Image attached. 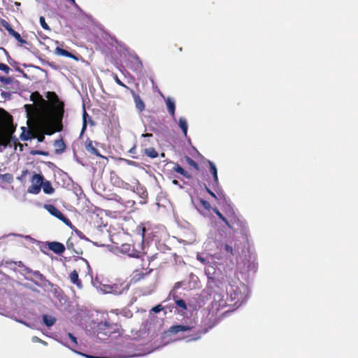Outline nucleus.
Masks as SVG:
<instances>
[{
    "label": "nucleus",
    "instance_id": "obj_38",
    "mask_svg": "<svg viewBox=\"0 0 358 358\" xmlns=\"http://www.w3.org/2000/svg\"><path fill=\"white\" fill-rule=\"evenodd\" d=\"M223 250L226 252L229 253L231 255H234V249H233V248L231 245H229L228 244H224V246H223Z\"/></svg>",
    "mask_w": 358,
    "mask_h": 358
},
{
    "label": "nucleus",
    "instance_id": "obj_58",
    "mask_svg": "<svg viewBox=\"0 0 358 358\" xmlns=\"http://www.w3.org/2000/svg\"><path fill=\"white\" fill-rule=\"evenodd\" d=\"M25 239L27 240H29L31 241V242H34L35 241V239H34L33 238H31V236H24Z\"/></svg>",
    "mask_w": 358,
    "mask_h": 358
},
{
    "label": "nucleus",
    "instance_id": "obj_36",
    "mask_svg": "<svg viewBox=\"0 0 358 358\" xmlns=\"http://www.w3.org/2000/svg\"><path fill=\"white\" fill-rule=\"evenodd\" d=\"M198 201L202 205L203 208H205L206 210L210 209V208H211L210 204L207 201H206L203 199H199Z\"/></svg>",
    "mask_w": 358,
    "mask_h": 358
},
{
    "label": "nucleus",
    "instance_id": "obj_3",
    "mask_svg": "<svg viewBox=\"0 0 358 358\" xmlns=\"http://www.w3.org/2000/svg\"><path fill=\"white\" fill-rule=\"evenodd\" d=\"M15 130L12 117L0 108V148L12 147L16 143L17 139L13 136Z\"/></svg>",
    "mask_w": 358,
    "mask_h": 358
},
{
    "label": "nucleus",
    "instance_id": "obj_4",
    "mask_svg": "<svg viewBox=\"0 0 358 358\" xmlns=\"http://www.w3.org/2000/svg\"><path fill=\"white\" fill-rule=\"evenodd\" d=\"M228 300L234 302V306H240L248 297L249 288L242 282H234L227 287Z\"/></svg>",
    "mask_w": 358,
    "mask_h": 358
},
{
    "label": "nucleus",
    "instance_id": "obj_11",
    "mask_svg": "<svg viewBox=\"0 0 358 358\" xmlns=\"http://www.w3.org/2000/svg\"><path fill=\"white\" fill-rule=\"evenodd\" d=\"M129 90L134 98L136 108L141 112L145 110V104L142 99H141L140 96L136 94L133 90L130 89Z\"/></svg>",
    "mask_w": 358,
    "mask_h": 358
},
{
    "label": "nucleus",
    "instance_id": "obj_30",
    "mask_svg": "<svg viewBox=\"0 0 358 358\" xmlns=\"http://www.w3.org/2000/svg\"><path fill=\"white\" fill-rule=\"evenodd\" d=\"M87 119H90V116L87 114V113L86 112V110L84 109L83 113V127H82V130H81V134H83L85 132V131L87 128Z\"/></svg>",
    "mask_w": 358,
    "mask_h": 358
},
{
    "label": "nucleus",
    "instance_id": "obj_23",
    "mask_svg": "<svg viewBox=\"0 0 358 358\" xmlns=\"http://www.w3.org/2000/svg\"><path fill=\"white\" fill-rule=\"evenodd\" d=\"M69 277H70L71 282L72 283L76 285L78 288H80V289L82 288V284H81L80 280H79L78 273L76 270L73 271L70 273Z\"/></svg>",
    "mask_w": 358,
    "mask_h": 358
},
{
    "label": "nucleus",
    "instance_id": "obj_56",
    "mask_svg": "<svg viewBox=\"0 0 358 358\" xmlns=\"http://www.w3.org/2000/svg\"><path fill=\"white\" fill-rule=\"evenodd\" d=\"M173 184L176 185H178L180 187V189L183 188V187L179 184V182L177 180H173L172 181Z\"/></svg>",
    "mask_w": 358,
    "mask_h": 358
},
{
    "label": "nucleus",
    "instance_id": "obj_46",
    "mask_svg": "<svg viewBox=\"0 0 358 358\" xmlns=\"http://www.w3.org/2000/svg\"><path fill=\"white\" fill-rule=\"evenodd\" d=\"M2 178L6 180L7 182H10L13 179V177L10 174H8V173H6V174H3L2 176Z\"/></svg>",
    "mask_w": 358,
    "mask_h": 358
},
{
    "label": "nucleus",
    "instance_id": "obj_39",
    "mask_svg": "<svg viewBox=\"0 0 358 358\" xmlns=\"http://www.w3.org/2000/svg\"><path fill=\"white\" fill-rule=\"evenodd\" d=\"M101 291L105 294H111L112 285H104L103 288H101Z\"/></svg>",
    "mask_w": 358,
    "mask_h": 358
},
{
    "label": "nucleus",
    "instance_id": "obj_42",
    "mask_svg": "<svg viewBox=\"0 0 358 358\" xmlns=\"http://www.w3.org/2000/svg\"><path fill=\"white\" fill-rule=\"evenodd\" d=\"M186 338L187 342L197 341L200 338V334H196L195 336H187Z\"/></svg>",
    "mask_w": 358,
    "mask_h": 358
},
{
    "label": "nucleus",
    "instance_id": "obj_17",
    "mask_svg": "<svg viewBox=\"0 0 358 358\" xmlns=\"http://www.w3.org/2000/svg\"><path fill=\"white\" fill-rule=\"evenodd\" d=\"M208 164H209V171L213 177V182L215 185H218L219 181H218V176H217V169L216 168V166L213 162H212L210 161H208Z\"/></svg>",
    "mask_w": 358,
    "mask_h": 358
},
{
    "label": "nucleus",
    "instance_id": "obj_60",
    "mask_svg": "<svg viewBox=\"0 0 358 358\" xmlns=\"http://www.w3.org/2000/svg\"><path fill=\"white\" fill-rule=\"evenodd\" d=\"M1 94L5 97H10V92H2Z\"/></svg>",
    "mask_w": 358,
    "mask_h": 358
},
{
    "label": "nucleus",
    "instance_id": "obj_32",
    "mask_svg": "<svg viewBox=\"0 0 358 358\" xmlns=\"http://www.w3.org/2000/svg\"><path fill=\"white\" fill-rule=\"evenodd\" d=\"M66 248L69 250H72L74 253L77 255L82 254L81 251L77 250L74 248V245L73 242V238H69L66 242Z\"/></svg>",
    "mask_w": 358,
    "mask_h": 358
},
{
    "label": "nucleus",
    "instance_id": "obj_64",
    "mask_svg": "<svg viewBox=\"0 0 358 358\" xmlns=\"http://www.w3.org/2000/svg\"><path fill=\"white\" fill-rule=\"evenodd\" d=\"M133 163H134L133 162H129V164H133Z\"/></svg>",
    "mask_w": 358,
    "mask_h": 358
},
{
    "label": "nucleus",
    "instance_id": "obj_16",
    "mask_svg": "<svg viewBox=\"0 0 358 358\" xmlns=\"http://www.w3.org/2000/svg\"><path fill=\"white\" fill-rule=\"evenodd\" d=\"M5 27L8 30L9 34L13 36L18 42L23 44L27 43V41L21 37L20 34L18 32L15 31L14 29H13L9 24H7V25L5 26Z\"/></svg>",
    "mask_w": 358,
    "mask_h": 358
},
{
    "label": "nucleus",
    "instance_id": "obj_6",
    "mask_svg": "<svg viewBox=\"0 0 358 358\" xmlns=\"http://www.w3.org/2000/svg\"><path fill=\"white\" fill-rule=\"evenodd\" d=\"M44 208L52 215L55 216V217L58 218L59 220L63 222L67 226H71V221L66 218L62 213L58 210L55 206L52 204H45Z\"/></svg>",
    "mask_w": 358,
    "mask_h": 358
},
{
    "label": "nucleus",
    "instance_id": "obj_35",
    "mask_svg": "<svg viewBox=\"0 0 358 358\" xmlns=\"http://www.w3.org/2000/svg\"><path fill=\"white\" fill-rule=\"evenodd\" d=\"M0 81L5 85H9L13 83V79L10 77H4L2 76H0Z\"/></svg>",
    "mask_w": 358,
    "mask_h": 358
},
{
    "label": "nucleus",
    "instance_id": "obj_13",
    "mask_svg": "<svg viewBox=\"0 0 358 358\" xmlns=\"http://www.w3.org/2000/svg\"><path fill=\"white\" fill-rule=\"evenodd\" d=\"M167 110L171 116L175 120L176 103L172 97H167L165 100Z\"/></svg>",
    "mask_w": 358,
    "mask_h": 358
},
{
    "label": "nucleus",
    "instance_id": "obj_29",
    "mask_svg": "<svg viewBox=\"0 0 358 358\" xmlns=\"http://www.w3.org/2000/svg\"><path fill=\"white\" fill-rule=\"evenodd\" d=\"M54 145H55V147L57 148V150H56L57 153L63 152L66 148L64 143L62 140L56 141L54 143Z\"/></svg>",
    "mask_w": 358,
    "mask_h": 358
},
{
    "label": "nucleus",
    "instance_id": "obj_9",
    "mask_svg": "<svg viewBox=\"0 0 358 358\" xmlns=\"http://www.w3.org/2000/svg\"><path fill=\"white\" fill-rule=\"evenodd\" d=\"M204 271L208 279L213 280L216 273V263L212 260L204 268Z\"/></svg>",
    "mask_w": 358,
    "mask_h": 358
},
{
    "label": "nucleus",
    "instance_id": "obj_14",
    "mask_svg": "<svg viewBox=\"0 0 358 358\" xmlns=\"http://www.w3.org/2000/svg\"><path fill=\"white\" fill-rule=\"evenodd\" d=\"M245 266L246 267V271L249 275L250 273H255L257 270V262L255 258L251 259L250 257V259H248V262L245 264Z\"/></svg>",
    "mask_w": 358,
    "mask_h": 358
},
{
    "label": "nucleus",
    "instance_id": "obj_15",
    "mask_svg": "<svg viewBox=\"0 0 358 358\" xmlns=\"http://www.w3.org/2000/svg\"><path fill=\"white\" fill-rule=\"evenodd\" d=\"M136 186L131 185L127 182H122V187L127 189H130L134 192H139L143 190V187L141 186L138 181L135 180Z\"/></svg>",
    "mask_w": 358,
    "mask_h": 358
},
{
    "label": "nucleus",
    "instance_id": "obj_51",
    "mask_svg": "<svg viewBox=\"0 0 358 358\" xmlns=\"http://www.w3.org/2000/svg\"><path fill=\"white\" fill-rule=\"evenodd\" d=\"M115 80L119 85L126 87L127 89H129V87L126 86L122 82H121L117 77H116Z\"/></svg>",
    "mask_w": 358,
    "mask_h": 358
},
{
    "label": "nucleus",
    "instance_id": "obj_20",
    "mask_svg": "<svg viewBox=\"0 0 358 358\" xmlns=\"http://www.w3.org/2000/svg\"><path fill=\"white\" fill-rule=\"evenodd\" d=\"M173 299H174L176 305L177 306V307L178 308L180 309V313L181 314H183L185 313V311L187 310L186 302L183 299H181L178 298V296H174Z\"/></svg>",
    "mask_w": 358,
    "mask_h": 358
},
{
    "label": "nucleus",
    "instance_id": "obj_28",
    "mask_svg": "<svg viewBox=\"0 0 358 358\" xmlns=\"http://www.w3.org/2000/svg\"><path fill=\"white\" fill-rule=\"evenodd\" d=\"M237 224L241 229V233L246 234L248 231V226L245 220L238 219Z\"/></svg>",
    "mask_w": 358,
    "mask_h": 358
},
{
    "label": "nucleus",
    "instance_id": "obj_57",
    "mask_svg": "<svg viewBox=\"0 0 358 358\" xmlns=\"http://www.w3.org/2000/svg\"><path fill=\"white\" fill-rule=\"evenodd\" d=\"M192 203L193 204V206L198 210H199V208L198 207V203H196V201H194V199H192Z\"/></svg>",
    "mask_w": 358,
    "mask_h": 358
},
{
    "label": "nucleus",
    "instance_id": "obj_53",
    "mask_svg": "<svg viewBox=\"0 0 358 358\" xmlns=\"http://www.w3.org/2000/svg\"><path fill=\"white\" fill-rule=\"evenodd\" d=\"M31 341L32 342L34 343H40V342H42V340L41 338H39L37 336H33L31 338Z\"/></svg>",
    "mask_w": 358,
    "mask_h": 358
},
{
    "label": "nucleus",
    "instance_id": "obj_63",
    "mask_svg": "<svg viewBox=\"0 0 358 358\" xmlns=\"http://www.w3.org/2000/svg\"><path fill=\"white\" fill-rule=\"evenodd\" d=\"M16 5H17V6H20V3H16Z\"/></svg>",
    "mask_w": 358,
    "mask_h": 358
},
{
    "label": "nucleus",
    "instance_id": "obj_27",
    "mask_svg": "<svg viewBox=\"0 0 358 358\" xmlns=\"http://www.w3.org/2000/svg\"><path fill=\"white\" fill-rule=\"evenodd\" d=\"M173 170L187 178H190V175L182 166H180L178 164H175V166L173 168Z\"/></svg>",
    "mask_w": 358,
    "mask_h": 358
},
{
    "label": "nucleus",
    "instance_id": "obj_21",
    "mask_svg": "<svg viewBox=\"0 0 358 358\" xmlns=\"http://www.w3.org/2000/svg\"><path fill=\"white\" fill-rule=\"evenodd\" d=\"M178 126L181 129L185 137L187 136L188 124L187 120L184 117H180L178 120Z\"/></svg>",
    "mask_w": 358,
    "mask_h": 358
},
{
    "label": "nucleus",
    "instance_id": "obj_61",
    "mask_svg": "<svg viewBox=\"0 0 358 358\" xmlns=\"http://www.w3.org/2000/svg\"><path fill=\"white\" fill-rule=\"evenodd\" d=\"M142 136L143 137H151V136H152V134H149V133H146V134H142Z\"/></svg>",
    "mask_w": 358,
    "mask_h": 358
},
{
    "label": "nucleus",
    "instance_id": "obj_45",
    "mask_svg": "<svg viewBox=\"0 0 358 358\" xmlns=\"http://www.w3.org/2000/svg\"><path fill=\"white\" fill-rule=\"evenodd\" d=\"M20 138L22 140V141H27L28 139L30 138L29 137V132L28 131L27 134H25L24 131L22 133V134L20 135Z\"/></svg>",
    "mask_w": 358,
    "mask_h": 358
},
{
    "label": "nucleus",
    "instance_id": "obj_33",
    "mask_svg": "<svg viewBox=\"0 0 358 358\" xmlns=\"http://www.w3.org/2000/svg\"><path fill=\"white\" fill-rule=\"evenodd\" d=\"M197 259L201 262L202 264H203L205 265V266L208 264L213 259L211 257H201V255H197Z\"/></svg>",
    "mask_w": 358,
    "mask_h": 358
},
{
    "label": "nucleus",
    "instance_id": "obj_55",
    "mask_svg": "<svg viewBox=\"0 0 358 358\" xmlns=\"http://www.w3.org/2000/svg\"><path fill=\"white\" fill-rule=\"evenodd\" d=\"M78 10H80V7L76 3L75 0H69Z\"/></svg>",
    "mask_w": 358,
    "mask_h": 358
},
{
    "label": "nucleus",
    "instance_id": "obj_62",
    "mask_svg": "<svg viewBox=\"0 0 358 358\" xmlns=\"http://www.w3.org/2000/svg\"><path fill=\"white\" fill-rule=\"evenodd\" d=\"M40 343H42L44 345H48V343L45 341H43V340H42V342H40Z\"/></svg>",
    "mask_w": 358,
    "mask_h": 358
},
{
    "label": "nucleus",
    "instance_id": "obj_47",
    "mask_svg": "<svg viewBox=\"0 0 358 358\" xmlns=\"http://www.w3.org/2000/svg\"><path fill=\"white\" fill-rule=\"evenodd\" d=\"M185 285V282L181 281V282H178L175 284L174 287H173V289L176 290V289H179L180 287H183Z\"/></svg>",
    "mask_w": 358,
    "mask_h": 358
},
{
    "label": "nucleus",
    "instance_id": "obj_24",
    "mask_svg": "<svg viewBox=\"0 0 358 358\" xmlns=\"http://www.w3.org/2000/svg\"><path fill=\"white\" fill-rule=\"evenodd\" d=\"M1 315H3V316H6V317H8L13 320H14L15 322H18V323H20V324H24V326L29 327V328H31V329H35V326L34 324H31L30 323H28L21 319H19L16 317H13L12 315H8L7 314H5L3 313H0Z\"/></svg>",
    "mask_w": 358,
    "mask_h": 358
},
{
    "label": "nucleus",
    "instance_id": "obj_10",
    "mask_svg": "<svg viewBox=\"0 0 358 358\" xmlns=\"http://www.w3.org/2000/svg\"><path fill=\"white\" fill-rule=\"evenodd\" d=\"M48 248L57 255L62 254L65 250L64 245L62 243L56 241L49 242Z\"/></svg>",
    "mask_w": 358,
    "mask_h": 358
},
{
    "label": "nucleus",
    "instance_id": "obj_19",
    "mask_svg": "<svg viewBox=\"0 0 358 358\" xmlns=\"http://www.w3.org/2000/svg\"><path fill=\"white\" fill-rule=\"evenodd\" d=\"M85 148L87 152H90L91 154L94 155L96 156L101 157L99 150L94 147L92 141L91 140H87L85 143Z\"/></svg>",
    "mask_w": 358,
    "mask_h": 358
},
{
    "label": "nucleus",
    "instance_id": "obj_31",
    "mask_svg": "<svg viewBox=\"0 0 358 358\" xmlns=\"http://www.w3.org/2000/svg\"><path fill=\"white\" fill-rule=\"evenodd\" d=\"M145 154L152 159L156 158L158 156V152L153 148L145 149Z\"/></svg>",
    "mask_w": 358,
    "mask_h": 358
},
{
    "label": "nucleus",
    "instance_id": "obj_22",
    "mask_svg": "<svg viewBox=\"0 0 358 358\" xmlns=\"http://www.w3.org/2000/svg\"><path fill=\"white\" fill-rule=\"evenodd\" d=\"M67 336L71 340V343L64 342L62 343L74 352L75 350L73 348L78 345L77 338L71 333H68Z\"/></svg>",
    "mask_w": 358,
    "mask_h": 358
},
{
    "label": "nucleus",
    "instance_id": "obj_1",
    "mask_svg": "<svg viewBox=\"0 0 358 358\" xmlns=\"http://www.w3.org/2000/svg\"><path fill=\"white\" fill-rule=\"evenodd\" d=\"M48 94L56 96L54 106L55 117L49 114H43L46 107L47 101L38 92H34L30 94V101L33 103L25 104L24 107L28 117L31 115L37 116L34 121L36 131L41 134L51 135L56 131V124L62 122L64 110V104L60 102L54 92H48Z\"/></svg>",
    "mask_w": 358,
    "mask_h": 358
},
{
    "label": "nucleus",
    "instance_id": "obj_49",
    "mask_svg": "<svg viewBox=\"0 0 358 358\" xmlns=\"http://www.w3.org/2000/svg\"><path fill=\"white\" fill-rule=\"evenodd\" d=\"M224 222L227 226L228 228L234 230L233 224L231 222H229L227 219H226V222Z\"/></svg>",
    "mask_w": 358,
    "mask_h": 358
},
{
    "label": "nucleus",
    "instance_id": "obj_5",
    "mask_svg": "<svg viewBox=\"0 0 358 358\" xmlns=\"http://www.w3.org/2000/svg\"><path fill=\"white\" fill-rule=\"evenodd\" d=\"M44 178L40 174H34L31 182V185L29 187L27 192L30 194H37L41 192Z\"/></svg>",
    "mask_w": 358,
    "mask_h": 358
},
{
    "label": "nucleus",
    "instance_id": "obj_50",
    "mask_svg": "<svg viewBox=\"0 0 358 358\" xmlns=\"http://www.w3.org/2000/svg\"><path fill=\"white\" fill-rule=\"evenodd\" d=\"M206 190L211 196H213L215 199H217L215 194L213 192H212L208 187H206Z\"/></svg>",
    "mask_w": 358,
    "mask_h": 358
},
{
    "label": "nucleus",
    "instance_id": "obj_43",
    "mask_svg": "<svg viewBox=\"0 0 358 358\" xmlns=\"http://www.w3.org/2000/svg\"><path fill=\"white\" fill-rule=\"evenodd\" d=\"M187 162L189 163V165H191L192 166H193L195 169H198L199 166H198L197 163L195 161H194L193 159H192L189 157H187Z\"/></svg>",
    "mask_w": 358,
    "mask_h": 358
},
{
    "label": "nucleus",
    "instance_id": "obj_37",
    "mask_svg": "<svg viewBox=\"0 0 358 358\" xmlns=\"http://www.w3.org/2000/svg\"><path fill=\"white\" fill-rule=\"evenodd\" d=\"M39 22H40V24H41V27L44 29H46V30H50V27L48 26V24L45 22L44 17L41 16L40 18H39Z\"/></svg>",
    "mask_w": 358,
    "mask_h": 358
},
{
    "label": "nucleus",
    "instance_id": "obj_18",
    "mask_svg": "<svg viewBox=\"0 0 358 358\" xmlns=\"http://www.w3.org/2000/svg\"><path fill=\"white\" fill-rule=\"evenodd\" d=\"M43 322L47 327L53 326L56 322V318L53 316L43 314L42 315Z\"/></svg>",
    "mask_w": 358,
    "mask_h": 358
},
{
    "label": "nucleus",
    "instance_id": "obj_52",
    "mask_svg": "<svg viewBox=\"0 0 358 358\" xmlns=\"http://www.w3.org/2000/svg\"><path fill=\"white\" fill-rule=\"evenodd\" d=\"M144 273H136L134 276V278H136V280H138L140 279H141L142 278H143L144 276Z\"/></svg>",
    "mask_w": 358,
    "mask_h": 358
},
{
    "label": "nucleus",
    "instance_id": "obj_54",
    "mask_svg": "<svg viewBox=\"0 0 358 358\" xmlns=\"http://www.w3.org/2000/svg\"><path fill=\"white\" fill-rule=\"evenodd\" d=\"M32 154H38V155H47L48 153L44 152V151H35V152H31Z\"/></svg>",
    "mask_w": 358,
    "mask_h": 358
},
{
    "label": "nucleus",
    "instance_id": "obj_44",
    "mask_svg": "<svg viewBox=\"0 0 358 358\" xmlns=\"http://www.w3.org/2000/svg\"><path fill=\"white\" fill-rule=\"evenodd\" d=\"M162 310H163V307L160 304L157 305L156 306H155V307H153L152 308V311L155 313H159Z\"/></svg>",
    "mask_w": 358,
    "mask_h": 358
},
{
    "label": "nucleus",
    "instance_id": "obj_26",
    "mask_svg": "<svg viewBox=\"0 0 358 358\" xmlns=\"http://www.w3.org/2000/svg\"><path fill=\"white\" fill-rule=\"evenodd\" d=\"M55 54L58 55H62L64 57H69V58L76 59V57L72 53H71L70 52H69L64 49H62L59 47L56 48Z\"/></svg>",
    "mask_w": 358,
    "mask_h": 358
},
{
    "label": "nucleus",
    "instance_id": "obj_41",
    "mask_svg": "<svg viewBox=\"0 0 358 358\" xmlns=\"http://www.w3.org/2000/svg\"><path fill=\"white\" fill-rule=\"evenodd\" d=\"M0 70L4 71L6 73L8 74L10 69L9 66L5 64L0 63Z\"/></svg>",
    "mask_w": 358,
    "mask_h": 358
},
{
    "label": "nucleus",
    "instance_id": "obj_7",
    "mask_svg": "<svg viewBox=\"0 0 358 358\" xmlns=\"http://www.w3.org/2000/svg\"><path fill=\"white\" fill-rule=\"evenodd\" d=\"M120 252L127 255L130 257L138 258L140 257V252L135 250L134 247L130 244H122L120 248Z\"/></svg>",
    "mask_w": 358,
    "mask_h": 358
},
{
    "label": "nucleus",
    "instance_id": "obj_48",
    "mask_svg": "<svg viewBox=\"0 0 358 358\" xmlns=\"http://www.w3.org/2000/svg\"><path fill=\"white\" fill-rule=\"evenodd\" d=\"M76 234L79 236V238H80L81 239H85L86 241H88V238L85 237V236L80 231H78V230H76Z\"/></svg>",
    "mask_w": 358,
    "mask_h": 358
},
{
    "label": "nucleus",
    "instance_id": "obj_34",
    "mask_svg": "<svg viewBox=\"0 0 358 358\" xmlns=\"http://www.w3.org/2000/svg\"><path fill=\"white\" fill-rule=\"evenodd\" d=\"M214 300L219 301L220 306H224L226 304L225 301L222 299L221 294H215L214 295Z\"/></svg>",
    "mask_w": 358,
    "mask_h": 358
},
{
    "label": "nucleus",
    "instance_id": "obj_59",
    "mask_svg": "<svg viewBox=\"0 0 358 358\" xmlns=\"http://www.w3.org/2000/svg\"><path fill=\"white\" fill-rule=\"evenodd\" d=\"M34 275L35 276H38V277H39L40 278H42V276H43V275H42V274H41L39 271H35V272L34 273Z\"/></svg>",
    "mask_w": 358,
    "mask_h": 358
},
{
    "label": "nucleus",
    "instance_id": "obj_8",
    "mask_svg": "<svg viewBox=\"0 0 358 358\" xmlns=\"http://www.w3.org/2000/svg\"><path fill=\"white\" fill-rule=\"evenodd\" d=\"M129 288V285L128 283L113 284L112 285L111 294L115 295L122 294L127 292Z\"/></svg>",
    "mask_w": 358,
    "mask_h": 358
},
{
    "label": "nucleus",
    "instance_id": "obj_12",
    "mask_svg": "<svg viewBox=\"0 0 358 358\" xmlns=\"http://www.w3.org/2000/svg\"><path fill=\"white\" fill-rule=\"evenodd\" d=\"M191 327L187 325L178 324L170 327L169 332L171 334H177L180 332H185L191 330Z\"/></svg>",
    "mask_w": 358,
    "mask_h": 358
},
{
    "label": "nucleus",
    "instance_id": "obj_40",
    "mask_svg": "<svg viewBox=\"0 0 358 358\" xmlns=\"http://www.w3.org/2000/svg\"><path fill=\"white\" fill-rule=\"evenodd\" d=\"M213 210L222 221L226 222L227 218L220 212L217 208H214Z\"/></svg>",
    "mask_w": 358,
    "mask_h": 358
},
{
    "label": "nucleus",
    "instance_id": "obj_2",
    "mask_svg": "<svg viewBox=\"0 0 358 358\" xmlns=\"http://www.w3.org/2000/svg\"><path fill=\"white\" fill-rule=\"evenodd\" d=\"M90 327L101 341L107 340L108 337L118 329V325L115 322L110 314L106 312H96L92 315Z\"/></svg>",
    "mask_w": 358,
    "mask_h": 358
},
{
    "label": "nucleus",
    "instance_id": "obj_25",
    "mask_svg": "<svg viewBox=\"0 0 358 358\" xmlns=\"http://www.w3.org/2000/svg\"><path fill=\"white\" fill-rule=\"evenodd\" d=\"M43 191L45 194H52L54 192V188L50 181L45 180L43 182L42 187Z\"/></svg>",
    "mask_w": 358,
    "mask_h": 358
}]
</instances>
